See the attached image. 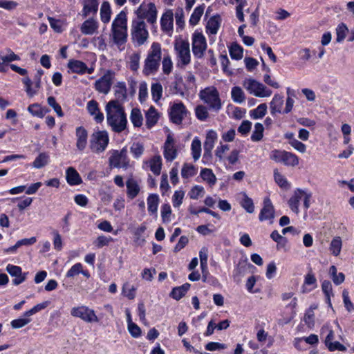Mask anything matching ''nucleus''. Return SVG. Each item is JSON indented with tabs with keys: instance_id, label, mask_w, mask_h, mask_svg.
I'll use <instances>...</instances> for the list:
<instances>
[{
	"instance_id": "f257e3e1",
	"label": "nucleus",
	"mask_w": 354,
	"mask_h": 354,
	"mask_svg": "<svg viewBox=\"0 0 354 354\" xmlns=\"http://www.w3.org/2000/svg\"><path fill=\"white\" fill-rule=\"evenodd\" d=\"M105 110L107 124L113 131L121 133L127 129V115L119 101L111 100L106 104Z\"/></svg>"
},
{
	"instance_id": "f03ea898",
	"label": "nucleus",
	"mask_w": 354,
	"mask_h": 354,
	"mask_svg": "<svg viewBox=\"0 0 354 354\" xmlns=\"http://www.w3.org/2000/svg\"><path fill=\"white\" fill-rule=\"evenodd\" d=\"M161 59V46L158 42H153L145 59L142 73L146 76L155 75L160 68Z\"/></svg>"
},
{
	"instance_id": "7ed1b4c3",
	"label": "nucleus",
	"mask_w": 354,
	"mask_h": 354,
	"mask_svg": "<svg viewBox=\"0 0 354 354\" xmlns=\"http://www.w3.org/2000/svg\"><path fill=\"white\" fill-rule=\"evenodd\" d=\"M149 32L145 21L141 19H133L131 25V39L135 46L143 45L149 38Z\"/></svg>"
},
{
	"instance_id": "20e7f679",
	"label": "nucleus",
	"mask_w": 354,
	"mask_h": 354,
	"mask_svg": "<svg viewBox=\"0 0 354 354\" xmlns=\"http://www.w3.org/2000/svg\"><path fill=\"white\" fill-rule=\"evenodd\" d=\"M109 143V133L105 130H98L91 136L89 147L95 153H102L107 148Z\"/></svg>"
},
{
	"instance_id": "39448f33",
	"label": "nucleus",
	"mask_w": 354,
	"mask_h": 354,
	"mask_svg": "<svg viewBox=\"0 0 354 354\" xmlns=\"http://www.w3.org/2000/svg\"><path fill=\"white\" fill-rule=\"evenodd\" d=\"M199 97L210 109L218 111L222 107L219 93L214 86L206 87L199 92Z\"/></svg>"
},
{
	"instance_id": "423d86ee",
	"label": "nucleus",
	"mask_w": 354,
	"mask_h": 354,
	"mask_svg": "<svg viewBox=\"0 0 354 354\" xmlns=\"http://www.w3.org/2000/svg\"><path fill=\"white\" fill-rule=\"evenodd\" d=\"M243 86L250 94L258 97H266L272 95L270 89L254 79L245 80Z\"/></svg>"
},
{
	"instance_id": "0eeeda50",
	"label": "nucleus",
	"mask_w": 354,
	"mask_h": 354,
	"mask_svg": "<svg viewBox=\"0 0 354 354\" xmlns=\"http://www.w3.org/2000/svg\"><path fill=\"white\" fill-rule=\"evenodd\" d=\"M136 19H145L151 24H153L157 20L158 11L153 3H142L136 11Z\"/></svg>"
},
{
	"instance_id": "6e6552de",
	"label": "nucleus",
	"mask_w": 354,
	"mask_h": 354,
	"mask_svg": "<svg viewBox=\"0 0 354 354\" xmlns=\"http://www.w3.org/2000/svg\"><path fill=\"white\" fill-rule=\"evenodd\" d=\"M189 111L181 101L174 102L169 109V116L171 122L175 124H180L187 117Z\"/></svg>"
},
{
	"instance_id": "1a4fd4ad",
	"label": "nucleus",
	"mask_w": 354,
	"mask_h": 354,
	"mask_svg": "<svg viewBox=\"0 0 354 354\" xmlns=\"http://www.w3.org/2000/svg\"><path fill=\"white\" fill-rule=\"evenodd\" d=\"M71 314L72 316L80 318L87 323L97 322L99 321L95 311L86 306L72 308Z\"/></svg>"
},
{
	"instance_id": "9d476101",
	"label": "nucleus",
	"mask_w": 354,
	"mask_h": 354,
	"mask_svg": "<svg viewBox=\"0 0 354 354\" xmlns=\"http://www.w3.org/2000/svg\"><path fill=\"white\" fill-rule=\"evenodd\" d=\"M192 53L195 57L201 59L207 49L206 39L204 35L196 30L192 35Z\"/></svg>"
},
{
	"instance_id": "9b49d317",
	"label": "nucleus",
	"mask_w": 354,
	"mask_h": 354,
	"mask_svg": "<svg viewBox=\"0 0 354 354\" xmlns=\"http://www.w3.org/2000/svg\"><path fill=\"white\" fill-rule=\"evenodd\" d=\"M114 77V72L111 70L107 71L103 76L95 81V89L100 93L108 94L113 84Z\"/></svg>"
},
{
	"instance_id": "f8f14e48",
	"label": "nucleus",
	"mask_w": 354,
	"mask_h": 354,
	"mask_svg": "<svg viewBox=\"0 0 354 354\" xmlns=\"http://www.w3.org/2000/svg\"><path fill=\"white\" fill-rule=\"evenodd\" d=\"M174 49L182 66L188 65L191 62L189 43L186 40H181L175 44Z\"/></svg>"
},
{
	"instance_id": "ddd939ff",
	"label": "nucleus",
	"mask_w": 354,
	"mask_h": 354,
	"mask_svg": "<svg viewBox=\"0 0 354 354\" xmlns=\"http://www.w3.org/2000/svg\"><path fill=\"white\" fill-rule=\"evenodd\" d=\"M109 165L111 167L127 168L129 166V160L125 150L115 151L109 158Z\"/></svg>"
},
{
	"instance_id": "4468645a",
	"label": "nucleus",
	"mask_w": 354,
	"mask_h": 354,
	"mask_svg": "<svg viewBox=\"0 0 354 354\" xmlns=\"http://www.w3.org/2000/svg\"><path fill=\"white\" fill-rule=\"evenodd\" d=\"M274 218V208L270 201V199L268 197L265 198L263 200V206L261 209L259 218L261 221L271 220L270 223H272L273 221V218Z\"/></svg>"
},
{
	"instance_id": "2eb2a0df",
	"label": "nucleus",
	"mask_w": 354,
	"mask_h": 354,
	"mask_svg": "<svg viewBox=\"0 0 354 354\" xmlns=\"http://www.w3.org/2000/svg\"><path fill=\"white\" fill-rule=\"evenodd\" d=\"M217 139V133L214 130H209L206 135L203 144L204 153L203 158H208L212 156V151Z\"/></svg>"
},
{
	"instance_id": "dca6fc26",
	"label": "nucleus",
	"mask_w": 354,
	"mask_h": 354,
	"mask_svg": "<svg viewBox=\"0 0 354 354\" xmlns=\"http://www.w3.org/2000/svg\"><path fill=\"white\" fill-rule=\"evenodd\" d=\"M164 157L167 161L174 160L177 156V150L174 147V140L169 135L164 145Z\"/></svg>"
},
{
	"instance_id": "f3484780",
	"label": "nucleus",
	"mask_w": 354,
	"mask_h": 354,
	"mask_svg": "<svg viewBox=\"0 0 354 354\" xmlns=\"http://www.w3.org/2000/svg\"><path fill=\"white\" fill-rule=\"evenodd\" d=\"M6 271L15 279L12 281L15 286H18L24 282L26 279L27 273H22L21 268L19 266L8 264L6 267Z\"/></svg>"
},
{
	"instance_id": "a211bd4d",
	"label": "nucleus",
	"mask_w": 354,
	"mask_h": 354,
	"mask_svg": "<svg viewBox=\"0 0 354 354\" xmlns=\"http://www.w3.org/2000/svg\"><path fill=\"white\" fill-rule=\"evenodd\" d=\"M161 29L166 33H169L173 30L174 26V13L171 10H167L160 19Z\"/></svg>"
},
{
	"instance_id": "6ab92c4d",
	"label": "nucleus",
	"mask_w": 354,
	"mask_h": 354,
	"mask_svg": "<svg viewBox=\"0 0 354 354\" xmlns=\"http://www.w3.org/2000/svg\"><path fill=\"white\" fill-rule=\"evenodd\" d=\"M76 147L80 151L85 149L87 145L88 132L83 127H78L75 130Z\"/></svg>"
},
{
	"instance_id": "aec40b11",
	"label": "nucleus",
	"mask_w": 354,
	"mask_h": 354,
	"mask_svg": "<svg viewBox=\"0 0 354 354\" xmlns=\"http://www.w3.org/2000/svg\"><path fill=\"white\" fill-rule=\"evenodd\" d=\"M304 194V190L301 189H296L292 196L290 198V199L288 201V204L290 209L296 213L298 214L299 212V202L301 200L303 199Z\"/></svg>"
},
{
	"instance_id": "412c9836",
	"label": "nucleus",
	"mask_w": 354,
	"mask_h": 354,
	"mask_svg": "<svg viewBox=\"0 0 354 354\" xmlns=\"http://www.w3.org/2000/svg\"><path fill=\"white\" fill-rule=\"evenodd\" d=\"M88 112L92 115L97 123H101L104 120V114L100 111L98 103L92 100L87 104Z\"/></svg>"
},
{
	"instance_id": "4be33fe9",
	"label": "nucleus",
	"mask_w": 354,
	"mask_h": 354,
	"mask_svg": "<svg viewBox=\"0 0 354 354\" xmlns=\"http://www.w3.org/2000/svg\"><path fill=\"white\" fill-rule=\"evenodd\" d=\"M114 43L118 46L124 44L127 41V28H111Z\"/></svg>"
},
{
	"instance_id": "5701e85b",
	"label": "nucleus",
	"mask_w": 354,
	"mask_h": 354,
	"mask_svg": "<svg viewBox=\"0 0 354 354\" xmlns=\"http://www.w3.org/2000/svg\"><path fill=\"white\" fill-rule=\"evenodd\" d=\"M126 186L127 194L129 198L133 199L138 195L140 188L136 180L129 178L126 182Z\"/></svg>"
},
{
	"instance_id": "b1692460",
	"label": "nucleus",
	"mask_w": 354,
	"mask_h": 354,
	"mask_svg": "<svg viewBox=\"0 0 354 354\" xmlns=\"http://www.w3.org/2000/svg\"><path fill=\"white\" fill-rule=\"evenodd\" d=\"M159 113L153 106H151L145 113L146 126L148 129L153 127L159 120Z\"/></svg>"
},
{
	"instance_id": "393cba45",
	"label": "nucleus",
	"mask_w": 354,
	"mask_h": 354,
	"mask_svg": "<svg viewBox=\"0 0 354 354\" xmlns=\"http://www.w3.org/2000/svg\"><path fill=\"white\" fill-rule=\"evenodd\" d=\"M67 66L72 73L80 75L84 74L85 70L87 69V66L84 62L77 59H70Z\"/></svg>"
},
{
	"instance_id": "a878e982",
	"label": "nucleus",
	"mask_w": 354,
	"mask_h": 354,
	"mask_svg": "<svg viewBox=\"0 0 354 354\" xmlns=\"http://www.w3.org/2000/svg\"><path fill=\"white\" fill-rule=\"evenodd\" d=\"M66 177L70 185H77L82 183V180L75 168L70 167L66 169Z\"/></svg>"
},
{
	"instance_id": "bb28decb",
	"label": "nucleus",
	"mask_w": 354,
	"mask_h": 354,
	"mask_svg": "<svg viewBox=\"0 0 354 354\" xmlns=\"http://www.w3.org/2000/svg\"><path fill=\"white\" fill-rule=\"evenodd\" d=\"M317 287V279L312 272H309L304 279V284L301 287V291L303 293L310 292L313 289Z\"/></svg>"
},
{
	"instance_id": "cd10ccee",
	"label": "nucleus",
	"mask_w": 354,
	"mask_h": 354,
	"mask_svg": "<svg viewBox=\"0 0 354 354\" xmlns=\"http://www.w3.org/2000/svg\"><path fill=\"white\" fill-rule=\"evenodd\" d=\"M221 19L219 15H214L212 17L207 23L206 31L208 34L215 35L217 33L220 27Z\"/></svg>"
},
{
	"instance_id": "c85d7f7f",
	"label": "nucleus",
	"mask_w": 354,
	"mask_h": 354,
	"mask_svg": "<svg viewBox=\"0 0 354 354\" xmlns=\"http://www.w3.org/2000/svg\"><path fill=\"white\" fill-rule=\"evenodd\" d=\"M283 104V97L278 94H275L270 103V113L274 115L277 113H281Z\"/></svg>"
},
{
	"instance_id": "c756f323",
	"label": "nucleus",
	"mask_w": 354,
	"mask_h": 354,
	"mask_svg": "<svg viewBox=\"0 0 354 354\" xmlns=\"http://www.w3.org/2000/svg\"><path fill=\"white\" fill-rule=\"evenodd\" d=\"M97 28V22L93 19H88L82 24L80 30L84 35H93Z\"/></svg>"
},
{
	"instance_id": "7c9ffc66",
	"label": "nucleus",
	"mask_w": 354,
	"mask_h": 354,
	"mask_svg": "<svg viewBox=\"0 0 354 354\" xmlns=\"http://www.w3.org/2000/svg\"><path fill=\"white\" fill-rule=\"evenodd\" d=\"M111 28H127V17L124 11H121L112 22Z\"/></svg>"
},
{
	"instance_id": "2f4dec72",
	"label": "nucleus",
	"mask_w": 354,
	"mask_h": 354,
	"mask_svg": "<svg viewBox=\"0 0 354 354\" xmlns=\"http://www.w3.org/2000/svg\"><path fill=\"white\" fill-rule=\"evenodd\" d=\"M189 287L190 284L188 283H184L180 286L175 287L172 289L170 296L176 300H179L185 295Z\"/></svg>"
},
{
	"instance_id": "473e14b6",
	"label": "nucleus",
	"mask_w": 354,
	"mask_h": 354,
	"mask_svg": "<svg viewBox=\"0 0 354 354\" xmlns=\"http://www.w3.org/2000/svg\"><path fill=\"white\" fill-rule=\"evenodd\" d=\"M98 9L97 0H85L83 8V16L86 17L91 13H96Z\"/></svg>"
},
{
	"instance_id": "72a5a7b5",
	"label": "nucleus",
	"mask_w": 354,
	"mask_h": 354,
	"mask_svg": "<svg viewBox=\"0 0 354 354\" xmlns=\"http://www.w3.org/2000/svg\"><path fill=\"white\" fill-rule=\"evenodd\" d=\"M201 177L206 181L210 186H213L216 183V177L211 169H202L200 173Z\"/></svg>"
},
{
	"instance_id": "f704fd0d",
	"label": "nucleus",
	"mask_w": 354,
	"mask_h": 354,
	"mask_svg": "<svg viewBox=\"0 0 354 354\" xmlns=\"http://www.w3.org/2000/svg\"><path fill=\"white\" fill-rule=\"evenodd\" d=\"M50 157L47 153H40L32 162V167L36 169H41L49 162Z\"/></svg>"
},
{
	"instance_id": "c9c22d12",
	"label": "nucleus",
	"mask_w": 354,
	"mask_h": 354,
	"mask_svg": "<svg viewBox=\"0 0 354 354\" xmlns=\"http://www.w3.org/2000/svg\"><path fill=\"white\" fill-rule=\"evenodd\" d=\"M150 170L156 176L160 175L162 169V158L160 156H155L149 160Z\"/></svg>"
},
{
	"instance_id": "e433bc0d",
	"label": "nucleus",
	"mask_w": 354,
	"mask_h": 354,
	"mask_svg": "<svg viewBox=\"0 0 354 354\" xmlns=\"http://www.w3.org/2000/svg\"><path fill=\"white\" fill-rule=\"evenodd\" d=\"M130 120L135 127H140L142 125L143 117L139 109L134 108L131 110Z\"/></svg>"
},
{
	"instance_id": "4c0bfd02",
	"label": "nucleus",
	"mask_w": 354,
	"mask_h": 354,
	"mask_svg": "<svg viewBox=\"0 0 354 354\" xmlns=\"http://www.w3.org/2000/svg\"><path fill=\"white\" fill-rule=\"evenodd\" d=\"M6 55H3V52H0V59L3 63H10L14 61L20 60L19 55L15 54L10 48H7L5 49Z\"/></svg>"
},
{
	"instance_id": "58836bf2",
	"label": "nucleus",
	"mask_w": 354,
	"mask_h": 354,
	"mask_svg": "<svg viewBox=\"0 0 354 354\" xmlns=\"http://www.w3.org/2000/svg\"><path fill=\"white\" fill-rule=\"evenodd\" d=\"M191 151L194 161L198 160L201 153V142L198 137H195L191 145Z\"/></svg>"
},
{
	"instance_id": "ea45409f",
	"label": "nucleus",
	"mask_w": 354,
	"mask_h": 354,
	"mask_svg": "<svg viewBox=\"0 0 354 354\" xmlns=\"http://www.w3.org/2000/svg\"><path fill=\"white\" fill-rule=\"evenodd\" d=\"M231 97L232 100L238 104L243 103L245 100V95L243 89L239 86H234L232 88Z\"/></svg>"
},
{
	"instance_id": "a19ab883",
	"label": "nucleus",
	"mask_w": 354,
	"mask_h": 354,
	"mask_svg": "<svg viewBox=\"0 0 354 354\" xmlns=\"http://www.w3.org/2000/svg\"><path fill=\"white\" fill-rule=\"evenodd\" d=\"M267 108L266 103L261 104L256 109L250 111V115L254 120L262 118L267 113Z\"/></svg>"
},
{
	"instance_id": "79ce46f5",
	"label": "nucleus",
	"mask_w": 354,
	"mask_h": 354,
	"mask_svg": "<svg viewBox=\"0 0 354 354\" xmlns=\"http://www.w3.org/2000/svg\"><path fill=\"white\" fill-rule=\"evenodd\" d=\"M111 10L108 1L102 3L100 8V17L103 23L106 24L111 19Z\"/></svg>"
},
{
	"instance_id": "37998d69",
	"label": "nucleus",
	"mask_w": 354,
	"mask_h": 354,
	"mask_svg": "<svg viewBox=\"0 0 354 354\" xmlns=\"http://www.w3.org/2000/svg\"><path fill=\"white\" fill-rule=\"evenodd\" d=\"M159 203V198L157 194H151L147 198L148 211L151 214L156 213L158 205Z\"/></svg>"
},
{
	"instance_id": "c03bdc74",
	"label": "nucleus",
	"mask_w": 354,
	"mask_h": 354,
	"mask_svg": "<svg viewBox=\"0 0 354 354\" xmlns=\"http://www.w3.org/2000/svg\"><path fill=\"white\" fill-rule=\"evenodd\" d=\"M205 9V5H201L197 6L193 13L192 14L190 19H189V24L192 26H196L200 21L201 16L203 14Z\"/></svg>"
},
{
	"instance_id": "a18cd8bd",
	"label": "nucleus",
	"mask_w": 354,
	"mask_h": 354,
	"mask_svg": "<svg viewBox=\"0 0 354 354\" xmlns=\"http://www.w3.org/2000/svg\"><path fill=\"white\" fill-rule=\"evenodd\" d=\"M115 96L116 100L124 101L127 98V88L124 82H118L115 85Z\"/></svg>"
},
{
	"instance_id": "49530a36",
	"label": "nucleus",
	"mask_w": 354,
	"mask_h": 354,
	"mask_svg": "<svg viewBox=\"0 0 354 354\" xmlns=\"http://www.w3.org/2000/svg\"><path fill=\"white\" fill-rule=\"evenodd\" d=\"M274 178L276 183L283 189H288L290 185L287 179L279 172L277 169L274 170Z\"/></svg>"
},
{
	"instance_id": "de8ad7c7",
	"label": "nucleus",
	"mask_w": 354,
	"mask_h": 354,
	"mask_svg": "<svg viewBox=\"0 0 354 354\" xmlns=\"http://www.w3.org/2000/svg\"><path fill=\"white\" fill-rule=\"evenodd\" d=\"M229 51L232 59L236 60L242 59L243 49L240 45L237 44L236 43H234L231 45Z\"/></svg>"
},
{
	"instance_id": "09e8293b",
	"label": "nucleus",
	"mask_w": 354,
	"mask_h": 354,
	"mask_svg": "<svg viewBox=\"0 0 354 354\" xmlns=\"http://www.w3.org/2000/svg\"><path fill=\"white\" fill-rule=\"evenodd\" d=\"M162 86L160 83L156 82L153 83L151 87V93L153 100L158 102L162 97Z\"/></svg>"
},
{
	"instance_id": "8fccbe9b",
	"label": "nucleus",
	"mask_w": 354,
	"mask_h": 354,
	"mask_svg": "<svg viewBox=\"0 0 354 354\" xmlns=\"http://www.w3.org/2000/svg\"><path fill=\"white\" fill-rule=\"evenodd\" d=\"M282 163L287 166L295 167L299 164V158L291 152L286 151Z\"/></svg>"
},
{
	"instance_id": "3c124183",
	"label": "nucleus",
	"mask_w": 354,
	"mask_h": 354,
	"mask_svg": "<svg viewBox=\"0 0 354 354\" xmlns=\"http://www.w3.org/2000/svg\"><path fill=\"white\" fill-rule=\"evenodd\" d=\"M28 111L33 115L39 118H43L47 109L42 108L39 104H32L28 107Z\"/></svg>"
},
{
	"instance_id": "603ef678",
	"label": "nucleus",
	"mask_w": 354,
	"mask_h": 354,
	"mask_svg": "<svg viewBox=\"0 0 354 354\" xmlns=\"http://www.w3.org/2000/svg\"><path fill=\"white\" fill-rule=\"evenodd\" d=\"M162 70L165 75H169L173 69V62L169 55H164L162 60Z\"/></svg>"
},
{
	"instance_id": "864d4df0",
	"label": "nucleus",
	"mask_w": 354,
	"mask_h": 354,
	"mask_svg": "<svg viewBox=\"0 0 354 354\" xmlns=\"http://www.w3.org/2000/svg\"><path fill=\"white\" fill-rule=\"evenodd\" d=\"M264 128L262 124L256 123L254 125V130L251 136V140L254 142L260 141L263 136Z\"/></svg>"
},
{
	"instance_id": "5fc2aeb1",
	"label": "nucleus",
	"mask_w": 354,
	"mask_h": 354,
	"mask_svg": "<svg viewBox=\"0 0 354 354\" xmlns=\"http://www.w3.org/2000/svg\"><path fill=\"white\" fill-rule=\"evenodd\" d=\"M196 174L195 167L191 164L185 163L181 170V176L183 178H189Z\"/></svg>"
},
{
	"instance_id": "6e6d98bb",
	"label": "nucleus",
	"mask_w": 354,
	"mask_h": 354,
	"mask_svg": "<svg viewBox=\"0 0 354 354\" xmlns=\"http://www.w3.org/2000/svg\"><path fill=\"white\" fill-rule=\"evenodd\" d=\"M348 29L345 24H339L336 28L337 38L336 41L338 43L342 42L346 38Z\"/></svg>"
},
{
	"instance_id": "4d7b16f0",
	"label": "nucleus",
	"mask_w": 354,
	"mask_h": 354,
	"mask_svg": "<svg viewBox=\"0 0 354 354\" xmlns=\"http://www.w3.org/2000/svg\"><path fill=\"white\" fill-rule=\"evenodd\" d=\"M195 114L198 120L201 121L206 120L209 117V113L206 106L198 105L195 108Z\"/></svg>"
},
{
	"instance_id": "13d9d810",
	"label": "nucleus",
	"mask_w": 354,
	"mask_h": 354,
	"mask_svg": "<svg viewBox=\"0 0 354 354\" xmlns=\"http://www.w3.org/2000/svg\"><path fill=\"white\" fill-rule=\"evenodd\" d=\"M140 55L139 53H134L129 57V68L133 71H136L140 67Z\"/></svg>"
},
{
	"instance_id": "bf43d9fd",
	"label": "nucleus",
	"mask_w": 354,
	"mask_h": 354,
	"mask_svg": "<svg viewBox=\"0 0 354 354\" xmlns=\"http://www.w3.org/2000/svg\"><path fill=\"white\" fill-rule=\"evenodd\" d=\"M48 301H45L41 304H37L33 308L30 309L29 310L26 311L24 313L25 317H30L31 315H33L34 314L39 312L40 310L46 308L49 305Z\"/></svg>"
},
{
	"instance_id": "052dcab7",
	"label": "nucleus",
	"mask_w": 354,
	"mask_h": 354,
	"mask_svg": "<svg viewBox=\"0 0 354 354\" xmlns=\"http://www.w3.org/2000/svg\"><path fill=\"white\" fill-rule=\"evenodd\" d=\"M130 151L136 158H138L144 152V146L140 142H134L130 147Z\"/></svg>"
},
{
	"instance_id": "680f3d73",
	"label": "nucleus",
	"mask_w": 354,
	"mask_h": 354,
	"mask_svg": "<svg viewBox=\"0 0 354 354\" xmlns=\"http://www.w3.org/2000/svg\"><path fill=\"white\" fill-rule=\"evenodd\" d=\"M241 206L248 213H253L254 211V205L253 203V201L252 200V198L248 197L246 194H244V197L241 202Z\"/></svg>"
},
{
	"instance_id": "e2e57ef3",
	"label": "nucleus",
	"mask_w": 354,
	"mask_h": 354,
	"mask_svg": "<svg viewBox=\"0 0 354 354\" xmlns=\"http://www.w3.org/2000/svg\"><path fill=\"white\" fill-rule=\"evenodd\" d=\"M136 288L133 286H131L129 283H126L123 285L122 287V293L129 299H134L136 294Z\"/></svg>"
},
{
	"instance_id": "0e129e2a",
	"label": "nucleus",
	"mask_w": 354,
	"mask_h": 354,
	"mask_svg": "<svg viewBox=\"0 0 354 354\" xmlns=\"http://www.w3.org/2000/svg\"><path fill=\"white\" fill-rule=\"evenodd\" d=\"M176 24L180 28L184 27V11L182 8H178L175 12Z\"/></svg>"
},
{
	"instance_id": "69168bd1",
	"label": "nucleus",
	"mask_w": 354,
	"mask_h": 354,
	"mask_svg": "<svg viewBox=\"0 0 354 354\" xmlns=\"http://www.w3.org/2000/svg\"><path fill=\"white\" fill-rule=\"evenodd\" d=\"M48 104L50 106H51L54 111L56 112L58 116H63V112L62 108L59 104L57 103L56 100L54 97L50 96L47 99Z\"/></svg>"
},
{
	"instance_id": "338daca9",
	"label": "nucleus",
	"mask_w": 354,
	"mask_h": 354,
	"mask_svg": "<svg viewBox=\"0 0 354 354\" xmlns=\"http://www.w3.org/2000/svg\"><path fill=\"white\" fill-rule=\"evenodd\" d=\"M28 317H26L25 318H19L15 320H12L11 322V326L13 328H20L28 324H29L31 322V319L30 318H28Z\"/></svg>"
},
{
	"instance_id": "774afa93",
	"label": "nucleus",
	"mask_w": 354,
	"mask_h": 354,
	"mask_svg": "<svg viewBox=\"0 0 354 354\" xmlns=\"http://www.w3.org/2000/svg\"><path fill=\"white\" fill-rule=\"evenodd\" d=\"M147 96H148L147 84L145 82H141L139 85V93H138V97H139L140 101L141 102H143L144 101L146 100Z\"/></svg>"
}]
</instances>
